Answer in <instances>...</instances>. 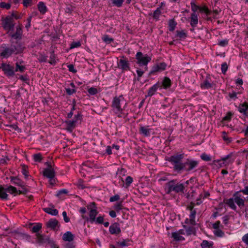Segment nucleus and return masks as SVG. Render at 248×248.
<instances>
[{"instance_id":"obj_14","label":"nucleus","mask_w":248,"mask_h":248,"mask_svg":"<svg viewBox=\"0 0 248 248\" xmlns=\"http://www.w3.org/2000/svg\"><path fill=\"white\" fill-rule=\"evenodd\" d=\"M186 163H183L182 160L172 164L173 170L177 172H181L186 166Z\"/></svg>"},{"instance_id":"obj_54","label":"nucleus","mask_w":248,"mask_h":248,"mask_svg":"<svg viewBox=\"0 0 248 248\" xmlns=\"http://www.w3.org/2000/svg\"><path fill=\"white\" fill-rule=\"evenodd\" d=\"M123 2L124 0H114L113 1V3L118 7H121Z\"/></svg>"},{"instance_id":"obj_8","label":"nucleus","mask_w":248,"mask_h":248,"mask_svg":"<svg viewBox=\"0 0 248 248\" xmlns=\"http://www.w3.org/2000/svg\"><path fill=\"white\" fill-rule=\"evenodd\" d=\"M14 53L11 46L9 47L3 45L1 46L0 50V57L2 58H7L11 56Z\"/></svg>"},{"instance_id":"obj_29","label":"nucleus","mask_w":248,"mask_h":248,"mask_svg":"<svg viewBox=\"0 0 248 248\" xmlns=\"http://www.w3.org/2000/svg\"><path fill=\"white\" fill-rule=\"evenodd\" d=\"M39 11L42 14H44L47 11V8L43 2L40 1L37 5Z\"/></svg>"},{"instance_id":"obj_7","label":"nucleus","mask_w":248,"mask_h":248,"mask_svg":"<svg viewBox=\"0 0 248 248\" xmlns=\"http://www.w3.org/2000/svg\"><path fill=\"white\" fill-rule=\"evenodd\" d=\"M214 85V82L210 75H207L200 84L201 88L202 89L212 88Z\"/></svg>"},{"instance_id":"obj_57","label":"nucleus","mask_w":248,"mask_h":248,"mask_svg":"<svg viewBox=\"0 0 248 248\" xmlns=\"http://www.w3.org/2000/svg\"><path fill=\"white\" fill-rule=\"evenodd\" d=\"M104 218L103 217L99 216L95 218V222L98 224H102L103 223Z\"/></svg>"},{"instance_id":"obj_10","label":"nucleus","mask_w":248,"mask_h":248,"mask_svg":"<svg viewBox=\"0 0 248 248\" xmlns=\"http://www.w3.org/2000/svg\"><path fill=\"white\" fill-rule=\"evenodd\" d=\"M80 115L78 114L75 115L74 120H68L65 122L67 125L66 129L70 131H71L76 126V124L78 119H80Z\"/></svg>"},{"instance_id":"obj_9","label":"nucleus","mask_w":248,"mask_h":248,"mask_svg":"<svg viewBox=\"0 0 248 248\" xmlns=\"http://www.w3.org/2000/svg\"><path fill=\"white\" fill-rule=\"evenodd\" d=\"M1 67L4 73L7 76L13 77L15 75L14 67L13 66L5 63H2Z\"/></svg>"},{"instance_id":"obj_53","label":"nucleus","mask_w":248,"mask_h":248,"mask_svg":"<svg viewBox=\"0 0 248 248\" xmlns=\"http://www.w3.org/2000/svg\"><path fill=\"white\" fill-rule=\"evenodd\" d=\"M125 185L126 186H129L133 182V179L131 176H127L125 179Z\"/></svg>"},{"instance_id":"obj_11","label":"nucleus","mask_w":248,"mask_h":248,"mask_svg":"<svg viewBox=\"0 0 248 248\" xmlns=\"http://www.w3.org/2000/svg\"><path fill=\"white\" fill-rule=\"evenodd\" d=\"M185 234V231L181 229L179 231L172 232L171 237L173 238V240L175 241H181L185 240V238L183 235Z\"/></svg>"},{"instance_id":"obj_18","label":"nucleus","mask_w":248,"mask_h":248,"mask_svg":"<svg viewBox=\"0 0 248 248\" xmlns=\"http://www.w3.org/2000/svg\"><path fill=\"white\" fill-rule=\"evenodd\" d=\"M184 157V155L183 154L175 155L170 156L168 159V160L172 164L176 162L182 161Z\"/></svg>"},{"instance_id":"obj_31","label":"nucleus","mask_w":248,"mask_h":248,"mask_svg":"<svg viewBox=\"0 0 248 248\" xmlns=\"http://www.w3.org/2000/svg\"><path fill=\"white\" fill-rule=\"evenodd\" d=\"M44 211L49 214L56 216L58 214V211L56 209H51L49 207L45 208L44 209Z\"/></svg>"},{"instance_id":"obj_56","label":"nucleus","mask_w":248,"mask_h":248,"mask_svg":"<svg viewBox=\"0 0 248 248\" xmlns=\"http://www.w3.org/2000/svg\"><path fill=\"white\" fill-rule=\"evenodd\" d=\"M120 199V196L118 195H115L112 197H111L109 199V201L110 202H114L115 201H117Z\"/></svg>"},{"instance_id":"obj_20","label":"nucleus","mask_w":248,"mask_h":248,"mask_svg":"<svg viewBox=\"0 0 248 248\" xmlns=\"http://www.w3.org/2000/svg\"><path fill=\"white\" fill-rule=\"evenodd\" d=\"M16 45L11 44L12 49L13 50V52L15 54H18L21 53L24 49V47L23 45L19 43L16 42Z\"/></svg>"},{"instance_id":"obj_41","label":"nucleus","mask_w":248,"mask_h":248,"mask_svg":"<svg viewBox=\"0 0 248 248\" xmlns=\"http://www.w3.org/2000/svg\"><path fill=\"white\" fill-rule=\"evenodd\" d=\"M76 9V7L71 5H68L65 8V11L66 13L71 14Z\"/></svg>"},{"instance_id":"obj_61","label":"nucleus","mask_w":248,"mask_h":248,"mask_svg":"<svg viewBox=\"0 0 248 248\" xmlns=\"http://www.w3.org/2000/svg\"><path fill=\"white\" fill-rule=\"evenodd\" d=\"M177 35L180 38H185L186 37V34L183 31H177Z\"/></svg>"},{"instance_id":"obj_12","label":"nucleus","mask_w":248,"mask_h":248,"mask_svg":"<svg viewBox=\"0 0 248 248\" xmlns=\"http://www.w3.org/2000/svg\"><path fill=\"white\" fill-rule=\"evenodd\" d=\"M23 34L22 25L19 24L16 27V31L15 33H10L9 35L13 38L16 40H20L22 38Z\"/></svg>"},{"instance_id":"obj_48","label":"nucleus","mask_w":248,"mask_h":248,"mask_svg":"<svg viewBox=\"0 0 248 248\" xmlns=\"http://www.w3.org/2000/svg\"><path fill=\"white\" fill-rule=\"evenodd\" d=\"M81 46V43L80 42H73L70 45V48H74L76 47H78Z\"/></svg>"},{"instance_id":"obj_50","label":"nucleus","mask_w":248,"mask_h":248,"mask_svg":"<svg viewBox=\"0 0 248 248\" xmlns=\"http://www.w3.org/2000/svg\"><path fill=\"white\" fill-rule=\"evenodd\" d=\"M0 7L2 8L9 9L11 7V4L9 3H6L4 2H1L0 3Z\"/></svg>"},{"instance_id":"obj_47","label":"nucleus","mask_w":248,"mask_h":248,"mask_svg":"<svg viewBox=\"0 0 248 248\" xmlns=\"http://www.w3.org/2000/svg\"><path fill=\"white\" fill-rule=\"evenodd\" d=\"M214 234L218 237H222L224 234V232L219 229H216L214 231Z\"/></svg>"},{"instance_id":"obj_27","label":"nucleus","mask_w":248,"mask_h":248,"mask_svg":"<svg viewBox=\"0 0 248 248\" xmlns=\"http://www.w3.org/2000/svg\"><path fill=\"white\" fill-rule=\"evenodd\" d=\"M186 165L188 166V168L186 169L187 171H190L196 167L198 164V162L195 160H191L186 162Z\"/></svg>"},{"instance_id":"obj_59","label":"nucleus","mask_w":248,"mask_h":248,"mask_svg":"<svg viewBox=\"0 0 248 248\" xmlns=\"http://www.w3.org/2000/svg\"><path fill=\"white\" fill-rule=\"evenodd\" d=\"M38 60L40 62H45L47 60V56L41 55L39 56Z\"/></svg>"},{"instance_id":"obj_38","label":"nucleus","mask_w":248,"mask_h":248,"mask_svg":"<svg viewBox=\"0 0 248 248\" xmlns=\"http://www.w3.org/2000/svg\"><path fill=\"white\" fill-rule=\"evenodd\" d=\"M102 40L107 44H110L114 40L112 38L109 37L108 35H104L102 37Z\"/></svg>"},{"instance_id":"obj_5","label":"nucleus","mask_w":248,"mask_h":248,"mask_svg":"<svg viewBox=\"0 0 248 248\" xmlns=\"http://www.w3.org/2000/svg\"><path fill=\"white\" fill-rule=\"evenodd\" d=\"M2 27L3 29L9 33L11 31H13L15 26V21L11 16H7L2 19Z\"/></svg>"},{"instance_id":"obj_24","label":"nucleus","mask_w":248,"mask_h":248,"mask_svg":"<svg viewBox=\"0 0 248 248\" xmlns=\"http://www.w3.org/2000/svg\"><path fill=\"white\" fill-rule=\"evenodd\" d=\"M190 25L193 27H196L198 23V16L197 15L196 13H192L191 15V16H190Z\"/></svg>"},{"instance_id":"obj_13","label":"nucleus","mask_w":248,"mask_h":248,"mask_svg":"<svg viewBox=\"0 0 248 248\" xmlns=\"http://www.w3.org/2000/svg\"><path fill=\"white\" fill-rule=\"evenodd\" d=\"M166 64L165 62H161L153 66L152 69L150 72V74H154L157 72H160L165 69Z\"/></svg>"},{"instance_id":"obj_15","label":"nucleus","mask_w":248,"mask_h":248,"mask_svg":"<svg viewBox=\"0 0 248 248\" xmlns=\"http://www.w3.org/2000/svg\"><path fill=\"white\" fill-rule=\"evenodd\" d=\"M118 66L124 71L129 70L128 61L126 60L124 56L120 59L118 62Z\"/></svg>"},{"instance_id":"obj_35","label":"nucleus","mask_w":248,"mask_h":248,"mask_svg":"<svg viewBox=\"0 0 248 248\" xmlns=\"http://www.w3.org/2000/svg\"><path fill=\"white\" fill-rule=\"evenodd\" d=\"M6 193L9 192L10 194L16 193L17 192V189L12 186H10L6 188H5Z\"/></svg>"},{"instance_id":"obj_51","label":"nucleus","mask_w":248,"mask_h":248,"mask_svg":"<svg viewBox=\"0 0 248 248\" xmlns=\"http://www.w3.org/2000/svg\"><path fill=\"white\" fill-rule=\"evenodd\" d=\"M33 159L36 162H40L42 160V156L40 154L33 155Z\"/></svg>"},{"instance_id":"obj_42","label":"nucleus","mask_w":248,"mask_h":248,"mask_svg":"<svg viewBox=\"0 0 248 248\" xmlns=\"http://www.w3.org/2000/svg\"><path fill=\"white\" fill-rule=\"evenodd\" d=\"M50 61L49 62L51 64H55L56 63V57L53 52H51L50 55Z\"/></svg>"},{"instance_id":"obj_52","label":"nucleus","mask_w":248,"mask_h":248,"mask_svg":"<svg viewBox=\"0 0 248 248\" xmlns=\"http://www.w3.org/2000/svg\"><path fill=\"white\" fill-rule=\"evenodd\" d=\"M190 4L191 6V10L193 11V13H196V11H197L199 9H200L201 8L198 6L196 5L193 2H191Z\"/></svg>"},{"instance_id":"obj_34","label":"nucleus","mask_w":248,"mask_h":248,"mask_svg":"<svg viewBox=\"0 0 248 248\" xmlns=\"http://www.w3.org/2000/svg\"><path fill=\"white\" fill-rule=\"evenodd\" d=\"M162 85L164 88H167L170 86L171 81L168 77H165L162 82Z\"/></svg>"},{"instance_id":"obj_49","label":"nucleus","mask_w":248,"mask_h":248,"mask_svg":"<svg viewBox=\"0 0 248 248\" xmlns=\"http://www.w3.org/2000/svg\"><path fill=\"white\" fill-rule=\"evenodd\" d=\"M228 44V40L227 39L220 40L218 42V45L221 46H225Z\"/></svg>"},{"instance_id":"obj_46","label":"nucleus","mask_w":248,"mask_h":248,"mask_svg":"<svg viewBox=\"0 0 248 248\" xmlns=\"http://www.w3.org/2000/svg\"><path fill=\"white\" fill-rule=\"evenodd\" d=\"M114 208L115 210H116V211L119 212L121 210H122L123 209L122 202H118V203H116L114 205Z\"/></svg>"},{"instance_id":"obj_55","label":"nucleus","mask_w":248,"mask_h":248,"mask_svg":"<svg viewBox=\"0 0 248 248\" xmlns=\"http://www.w3.org/2000/svg\"><path fill=\"white\" fill-rule=\"evenodd\" d=\"M228 69V65L226 62L221 64V71L223 74H225Z\"/></svg>"},{"instance_id":"obj_64","label":"nucleus","mask_w":248,"mask_h":248,"mask_svg":"<svg viewBox=\"0 0 248 248\" xmlns=\"http://www.w3.org/2000/svg\"><path fill=\"white\" fill-rule=\"evenodd\" d=\"M239 192L243 193L245 195H248V186H245L243 189L240 190Z\"/></svg>"},{"instance_id":"obj_45","label":"nucleus","mask_w":248,"mask_h":248,"mask_svg":"<svg viewBox=\"0 0 248 248\" xmlns=\"http://www.w3.org/2000/svg\"><path fill=\"white\" fill-rule=\"evenodd\" d=\"M88 92L91 95H95L98 93L97 89L94 87L89 88Z\"/></svg>"},{"instance_id":"obj_33","label":"nucleus","mask_w":248,"mask_h":248,"mask_svg":"<svg viewBox=\"0 0 248 248\" xmlns=\"http://www.w3.org/2000/svg\"><path fill=\"white\" fill-rule=\"evenodd\" d=\"M177 25V23L175 22L174 19H170L169 21V30L170 31H173Z\"/></svg>"},{"instance_id":"obj_25","label":"nucleus","mask_w":248,"mask_h":248,"mask_svg":"<svg viewBox=\"0 0 248 248\" xmlns=\"http://www.w3.org/2000/svg\"><path fill=\"white\" fill-rule=\"evenodd\" d=\"M74 235L71 232H66L63 234L62 239L64 241L71 242L74 240Z\"/></svg>"},{"instance_id":"obj_2","label":"nucleus","mask_w":248,"mask_h":248,"mask_svg":"<svg viewBox=\"0 0 248 248\" xmlns=\"http://www.w3.org/2000/svg\"><path fill=\"white\" fill-rule=\"evenodd\" d=\"M167 186V193H170L171 191H174L178 193L183 192L184 190L185 186L183 184L176 183V180H171L166 184Z\"/></svg>"},{"instance_id":"obj_43","label":"nucleus","mask_w":248,"mask_h":248,"mask_svg":"<svg viewBox=\"0 0 248 248\" xmlns=\"http://www.w3.org/2000/svg\"><path fill=\"white\" fill-rule=\"evenodd\" d=\"M42 228V225L40 223H37L32 228L33 232H38Z\"/></svg>"},{"instance_id":"obj_36","label":"nucleus","mask_w":248,"mask_h":248,"mask_svg":"<svg viewBox=\"0 0 248 248\" xmlns=\"http://www.w3.org/2000/svg\"><path fill=\"white\" fill-rule=\"evenodd\" d=\"M222 138L223 140L227 143H229L232 142V138H229L227 136V134L225 132L223 131L222 132Z\"/></svg>"},{"instance_id":"obj_23","label":"nucleus","mask_w":248,"mask_h":248,"mask_svg":"<svg viewBox=\"0 0 248 248\" xmlns=\"http://www.w3.org/2000/svg\"><path fill=\"white\" fill-rule=\"evenodd\" d=\"M59 222L56 219H50L46 222V226L48 228H50L53 230H55L57 226L58 225Z\"/></svg>"},{"instance_id":"obj_22","label":"nucleus","mask_w":248,"mask_h":248,"mask_svg":"<svg viewBox=\"0 0 248 248\" xmlns=\"http://www.w3.org/2000/svg\"><path fill=\"white\" fill-rule=\"evenodd\" d=\"M238 110L240 113L247 116L248 114L247 112L248 110V103L245 102L243 104H240L238 107Z\"/></svg>"},{"instance_id":"obj_60","label":"nucleus","mask_w":248,"mask_h":248,"mask_svg":"<svg viewBox=\"0 0 248 248\" xmlns=\"http://www.w3.org/2000/svg\"><path fill=\"white\" fill-rule=\"evenodd\" d=\"M32 0H23V4L25 7H28L31 4Z\"/></svg>"},{"instance_id":"obj_30","label":"nucleus","mask_w":248,"mask_h":248,"mask_svg":"<svg viewBox=\"0 0 248 248\" xmlns=\"http://www.w3.org/2000/svg\"><path fill=\"white\" fill-rule=\"evenodd\" d=\"M0 198L2 200L8 199V194L6 193L5 189L1 185H0Z\"/></svg>"},{"instance_id":"obj_37","label":"nucleus","mask_w":248,"mask_h":248,"mask_svg":"<svg viewBox=\"0 0 248 248\" xmlns=\"http://www.w3.org/2000/svg\"><path fill=\"white\" fill-rule=\"evenodd\" d=\"M161 14V11L160 8H157L156 10H155L153 14V17L155 20H157L159 19V17Z\"/></svg>"},{"instance_id":"obj_63","label":"nucleus","mask_w":248,"mask_h":248,"mask_svg":"<svg viewBox=\"0 0 248 248\" xmlns=\"http://www.w3.org/2000/svg\"><path fill=\"white\" fill-rule=\"evenodd\" d=\"M200 10H201V11L205 13H206V15H208L210 13V11L206 7H203L202 8H201Z\"/></svg>"},{"instance_id":"obj_39","label":"nucleus","mask_w":248,"mask_h":248,"mask_svg":"<svg viewBox=\"0 0 248 248\" xmlns=\"http://www.w3.org/2000/svg\"><path fill=\"white\" fill-rule=\"evenodd\" d=\"M126 170L124 169L119 170L116 174V177H121V176H124L126 174Z\"/></svg>"},{"instance_id":"obj_19","label":"nucleus","mask_w":248,"mask_h":248,"mask_svg":"<svg viewBox=\"0 0 248 248\" xmlns=\"http://www.w3.org/2000/svg\"><path fill=\"white\" fill-rule=\"evenodd\" d=\"M109 232L112 234H118L121 232V229L119 225L117 223H115L111 225L109 228Z\"/></svg>"},{"instance_id":"obj_62","label":"nucleus","mask_w":248,"mask_h":248,"mask_svg":"<svg viewBox=\"0 0 248 248\" xmlns=\"http://www.w3.org/2000/svg\"><path fill=\"white\" fill-rule=\"evenodd\" d=\"M242 241L248 245V233L244 235L242 237Z\"/></svg>"},{"instance_id":"obj_32","label":"nucleus","mask_w":248,"mask_h":248,"mask_svg":"<svg viewBox=\"0 0 248 248\" xmlns=\"http://www.w3.org/2000/svg\"><path fill=\"white\" fill-rule=\"evenodd\" d=\"M213 243L212 242H209L207 240H203L201 244L202 248H211L212 247Z\"/></svg>"},{"instance_id":"obj_16","label":"nucleus","mask_w":248,"mask_h":248,"mask_svg":"<svg viewBox=\"0 0 248 248\" xmlns=\"http://www.w3.org/2000/svg\"><path fill=\"white\" fill-rule=\"evenodd\" d=\"M43 175L46 177L51 179L55 176V171L50 165L45 169L43 171Z\"/></svg>"},{"instance_id":"obj_1","label":"nucleus","mask_w":248,"mask_h":248,"mask_svg":"<svg viewBox=\"0 0 248 248\" xmlns=\"http://www.w3.org/2000/svg\"><path fill=\"white\" fill-rule=\"evenodd\" d=\"M225 203L232 210L236 211L237 206L235 203L241 209L245 206V200L240 194V192L237 191L233 194L232 198L226 200Z\"/></svg>"},{"instance_id":"obj_4","label":"nucleus","mask_w":248,"mask_h":248,"mask_svg":"<svg viewBox=\"0 0 248 248\" xmlns=\"http://www.w3.org/2000/svg\"><path fill=\"white\" fill-rule=\"evenodd\" d=\"M136 58L137 60V63L140 65L145 66V71H147V65L151 61V58L147 54L143 55L141 52H138L136 54Z\"/></svg>"},{"instance_id":"obj_58","label":"nucleus","mask_w":248,"mask_h":248,"mask_svg":"<svg viewBox=\"0 0 248 248\" xmlns=\"http://www.w3.org/2000/svg\"><path fill=\"white\" fill-rule=\"evenodd\" d=\"M62 216L63 217V219L64 220V221L66 222V223H68L70 221V219L67 216V214H66V212L65 211H63L62 212Z\"/></svg>"},{"instance_id":"obj_6","label":"nucleus","mask_w":248,"mask_h":248,"mask_svg":"<svg viewBox=\"0 0 248 248\" xmlns=\"http://www.w3.org/2000/svg\"><path fill=\"white\" fill-rule=\"evenodd\" d=\"M124 102V99L122 96L114 98L111 106L113 108V110L116 113L120 112L122 111L121 105Z\"/></svg>"},{"instance_id":"obj_28","label":"nucleus","mask_w":248,"mask_h":248,"mask_svg":"<svg viewBox=\"0 0 248 248\" xmlns=\"http://www.w3.org/2000/svg\"><path fill=\"white\" fill-rule=\"evenodd\" d=\"M160 87L158 83H156L152 86L149 90L148 92V95L151 96L155 94L157 89Z\"/></svg>"},{"instance_id":"obj_26","label":"nucleus","mask_w":248,"mask_h":248,"mask_svg":"<svg viewBox=\"0 0 248 248\" xmlns=\"http://www.w3.org/2000/svg\"><path fill=\"white\" fill-rule=\"evenodd\" d=\"M11 182L14 185H17L20 187H24V184L20 179L16 177H11L10 178Z\"/></svg>"},{"instance_id":"obj_3","label":"nucleus","mask_w":248,"mask_h":248,"mask_svg":"<svg viewBox=\"0 0 248 248\" xmlns=\"http://www.w3.org/2000/svg\"><path fill=\"white\" fill-rule=\"evenodd\" d=\"M88 210L89 211V217H87L84 215L82 216V217L86 219L87 221H89L91 223L95 222V217L98 214L97 211V207L94 202L90 203L87 206Z\"/></svg>"},{"instance_id":"obj_40","label":"nucleus","mask_w":248,"mask_h":248,"mask_svg":"<svg viewBox=\"0 0 248 248\" xmlns=\"http://www.w3.org/2000/svg\"><path fill=\"white\" fill-rule=\"evenodd\" d=\"M25 69L26 68L24 66L20 65L18 62H16V71H20V72H23Z\"/></svg>"},{"instance_id":"obj_44","label":"nucleus","mask_w":248,"mask_h":248,"mask_svg":"<svg viewBox=\"0 0 248 248\" xmlns=\"http://www.w3.org/2000/svg\"><path fill=\"white\" fill-rule=\"evenodd\" d=\"M201 157L203 160L206 161H209L211 160V156L206 154H202V155H201Z\"/></svg>"},{"instance_id":"obj_17","label":"nucleus","mask_w":248,"mask_h":248,"mask_svg":"<svg viewBox=\"0 0 248 248\" xmlns=\"http://www.w3.org/2000/svg\"><path fill=\"white\" fill-rule=\"evenodd\" d=\"M187 209L190 211V214L189 215V223L192 225L195 224V215L196 214V211L195 209H193V205H189L187 207Z\"/></svg>"},{"instance_id":"obj_21","label":"nucleus","mask_w":248,"mask_h":248,"mask_svg":"<svg viewBox=\"0 0 248 248\" xmlns=\"http://www.w3.org/2000/svg\"><path fill=\"white\" fill-rule=\"evenodd\" d=\"M149 126H141L139 129V132L140 134L145 137L150 136L152 129L149 128Z\"/></svg>"}]
</instances>
